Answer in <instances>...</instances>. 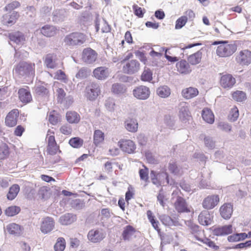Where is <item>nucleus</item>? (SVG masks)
I'll list each match as a JSON object with an SVG mask.
<instances>
[{
  "label": "nucleus",
  "mask_w": 251,
  "mask_h": 251,
  "mask_svg": "<svg viewBox=\"0 0 251 251\" xmlns=\"http://www.w3.org/2000/svg\"><path fill=\"white\" fill-rule=\"evenodd\" d=\"M239 117V110L236 107L231 109L228 115V119L231 122H235Z\"/></svg>",
  "instance_id": "nucleus-53"
},
{
  "label": "nucleus",
  "mask_w": 251,
  "mask_h": 251,
  "mask_svg": "<svg viewBox=\"0 0 251 251\" xmlns=\"http://www.w3.org/2000/svg\"><path fill=\"white\" fill-rule=\"evenodd\" d=\"M104 139V133L100 129H97L94 131L93 135V143L96 146H98L101 143Z\"/></svg>",
  "instance_id": "nucleus-41"
},
{
  "label": "nucleus",
  "mask_w": 251,
  "mask_h": 251,
  "mask_svg": "<svg viewBox=\"0 0 251 251\" xmlns=\"http://www.w3.org/2000/svg\"><path fill=\"white\" fill-rule=\"evenodd\" d=\"M182 95L186 99H190L196 97L199 94V91L197 88L189 87L182 91Z\"/></svg>",
  "instance_id": "nucleus-32"
},
{
  "label": "nucleus",
  "mask_w": 251,
  "mask_h": 251,
  "mask_svg": "<svg viewBox=\"0 0 251 251\" xmlns=\"http://www.w3.org/2000/svg\"><path fill=\"white\" fill-rule=\"evenodd\" d=\"M204 142L205 146L210 149L215 148V141H213L212 138L210 136H206L204 138Z\"/></svg>",
  "instance_id": "nucleus-56"
},
{
  "label": "nucleus",
  "mask_w": 251,
  "mask_h": 251,
  "mask_svg": "<svg viewBox=\"0 0 251 251\" xmlns=\"http://www.w3.org/2000/svg\"><path fill=\"white\" fill-rule=\"evenodd\" d=\"M56 28L53 25H46L40 29L41 33L46 37H51L56 33Z\"/></svg>",
  "instance_id": "nucleus-34"
},
{
  "label": "nucleus",
  "mask_w": 251,
  "mask_h": 251,
  "mask_svg": "<svg viewBox=\"0 0 251 251\" xmlns=\"http://www.w3.org/2000/svg\"><path fill=\"white\" fill-rule=\"evenodd\" d=\"M6 229L9 234L16 236L20 235L22 230V226L15 223L9 224L7 226Z\"/></svg>",
  "instance_id": "nucleus-33"
},
{
  "label": "nucleus",
  "mask_w": 251,
  "mask_h": 251,
  "mask_svg": "<svg viewBox=\"0 0 251 251\" xmlns=\"http://www.w3.org/2000/svg\"><path fill=\"white\" fill-rule=\"evenodd\" d=\"M49 191L48 190L47 187H40L38 192V195L39 198L42 199H46L49 197Z\"/></svg>",
  "instance_id": "nucleus-55"
},
{
  "label": "nucleus",
  "mask_w": 251,
  "mask_h": 251,
  "mask_svg": "<svg viewBox=\"0 0 251 251\" xmlns=\"http://www.w3.org/2000/svg\"><path fill=\"white\" fill-rule=\"evenodd\" d=\"M86 41V36L80 32H73L67 35L64 42L69 46L81 45Z\"/></svg>",
  "instance_id": "nucleus-3"
},
{
  "label": "nucleus",
  "mask_w": 251,
  "mask_h": 251,
  "mask_svg": "<svg viewBox=\"0 0 251 251\" xmlns=\"http://www.w3.org/2000/svg\"><path fill=\"white\" fill-rule=\"evenodd\" d=\"M35 91L36 94L41 97H46L49 93L48 89L42 85L36 86Z\"/></svg>",
  "instance_id": "nucleus-51"
},
{
  "label": "nucleus",
  "mask_w": 251,
  "mask_h": 251,
  "mask_svg": "<svg viewBox=\"0 0 251 251\" xmlns=\"http://www.w3.org/2000/svg\"><path fill=\"white\" fill-rule=\"evenodd\" d=\"M152 182L156 185H161L162 182V179H165L167 184H170L169 175L167 172H161L156 173L154 171L152 170L150 174ZM170 185H172L170 183Z\"/></svg>",
  "instance_id": "nucleus-6"
},
{
  "label": "nucleus",
  "mask_w": 251,
  "mask_h": 251,
  "mask_svg": "<svg viewBox=\"0 0 251 251\" xmlns=\"http://www.w3.org/2000/svg\"><path fill=\"white\" fill-rule=\"evenodd\" d=\"M19 117V111L18 109H13L11 110L5 118V123L6 125L10 127L16 125L17 123V119Z\"/></svg>",
  "instance_id": "nucleus-19"
},
{
  "label": "nucleus",
  "mask_w": 251,
  "mask_h": 251,
  "mask_svg": "<svg viewBox=\"0 0 251 251\" xmlns=\"http://www.w3.org/2000/svg\"><path fill=\"white\" fill-rule=\"evenodd\" d=\"M20 6V3L17 1H13L8 4L4 7V10L6 11H11Z\"/></svg>",
  "instance_id": "nucleus-59"
},
{
  "label": "nucleus",
  "mask_w": 251,
  "mask_h": 251,
  "mask_svg": "<svg viewBox=\"0 0 251 251\" xmlns=\"http://www.w3.org/2000/svg\"><path fill=\"white\" fill-rule=\"evenodd\" d=\"M201 116L204 121L209 124H213L214 122V116L212 111L207 108H204L201 113Z\"/></svg>",
  "instance_id": "nucleus-37"
},
{
  "label": "nucleus",
  "mask_w": 251,
  "mask_h": 251,
  "mask_svg": "<svg viewBox=\"0 0 251 251\" xmlns=\"http://www.w3.org/2000/svg\"><path fill=\"white\" fill-rule=\"evenodd\" d=\"M202 58V52L201 50L187 57V61L192 65H196L200 63Z\"/></svg>",
  "instance_id": "nucleus-31"
},
{
  "label": "nucleus",
  "mask_w": 251,
  "mask_h": 251,
  "mask_svg": "<svg viewBox=\"0 0 251 251\" xmlns=\"http://www.w3.org/2000/svg\"><path fill=\"white\" fill-rule=\"evenodd\" d=\"M65 11L64 9H56L52 13V19L54 23H58L64 21L65 19Z\"/></svg>",
  "instance_id": "nucleus-30"
},
{
  "label": "nucleus",
  "mask_w": 251,
  "mask_h": 251,
  "mask_svg": "<svg viewBox=\"0 0 251 251\" xmlns=\"http://www.w3.org/2000/svg\"><path fill=\"white\" fill-rule=\"evenodd\" d=\"M218 128L226 132H229L231 129V126L228 123L220 122L218 126Z\"/></svg>",
  "instance_id": "nucleus-61"
},
{
  "label": "nucleus",
  "mask_w": 251,
  "mask_h": 251,
  "mask_svg": "<svg viewBox=\"0 0 251 251\" xmlns=\"http://www.w3.org/2000/svg\"><path fill=\"white\" fill-rule=\"evenodd\" d=\"M200 224L203 226H208L211 224L212 222L211 216L207 211L201 212L198 217Z\"/></svg>",
  "instance_id": "nucleus-29"
},
{
  "label": "nucleus",
  "mask_w": 251,
  "mask_h": 251,
  "mask_svg": "<svg viewBox=\"0 0 251 251\" xmlns=\"http://www.w3.org/2000/svg\"><path fill=\"white\" fill-rule=\"evenodd\" d=\"M236 50L237 45L235 43L231 42L228 44L227 41H225L217 47L216 53L220 57H226L232 55Z\"/></svg>",
  "instance_id": "nucleus-2"
},
{
  "label": "nucleus",
  "mask_w": 251,
  "mask_h": 251,
  "mask_svg": "<svg viewBox=\"0 0 251 251\" xmlns=\"http://www.w3.org/2000/svg\"><path fill=\"white\" fill-rule=\"evenodd\" d=\"M57 57L55 53L47 54L44 59V65L50 69H54L57 66Z\"/></svg>",
  "instance_id": "nucleus-20"
},
{
  "label": "nucleus",
  "mask_w": 251,
  "mask_h": 251,
  "mask_svg": "<svg viewBox=\"0 0 251 251\" xmlns=\"http://www.w3.org/2000/svg\"><path fill=\"white\" fill-rule=\"evenodd\" d=\"M220 214L225 219H229L233 212L232 205L230 203H225L220 208Z\"/></svg>",
  "instance_id": "nucleus-23"
},
{
  "label": "nucleus",
  "mask_w": 251,
  "mask_h": 251,
  "mask_svg": "<svg viewBox=\"0 0 251 251\" xmlns=\"http://www.w3.org/2000/svg\"><path fill=\"white\" fill-rule=\"evenodd\" d=\"M19 17L18 12L13 11L10 14H5L3 16V22L4 24L7 25H12L14 24L16 20Z\"/></svg>",
  "instance_id": "nucleus-27"
},
{
  "label": "nucleus",
  "mask_w": 251,
  "mask_h": 251,
  "mask_svg": "<svg viewBox=\"0 0 251 251\" xmlns=\"http://www.w3.org/2000/svg\"><path fill=\"white\" fill-rule=\"evenodd\" d=\"M126 86L122 83H114L111 88L112 92L116 95L123 94L126 91Z\"/></svg>",
  "instance_id": "nucleus-43"
},
{
  "label": "nucleus",
  "mask_w": 251,
  "mask_h": 251,
  "mask_svg": "<svg viewBox=\"0 0 251 251\" xmlns=\"http://www.w3.org/2000/svg\"><path fill=\"white\" fill-rule=\"evenodd\" d=\"M104 105L107 110L110 112H113L116 106L115 99L111 97L108 98L105 100Z\"/></svg>",
  "instance_id": "nucleus-47"
},
{
  "label": "nucleus",
  "mask_w": 251,
  "mask_h": 251,
  "mask_svg": "<svg viewBox=\"0 0 251 251\" xmlns=\"http://www.w3.org/2000/svg\"><path fill=\"white\" fill-rule=\"evenodd\" d=\"M99 84L96 82L90 83L86 88V97L89 100L93 101L100 94Z\"/></svg>",
  "instance_id": "nucleus-4"
},
{
  "label": "nucleus",
  "mask_w": 251,
  "mask_h": 251,
  "mask_svg": "<svg viewBox=\"0 0 251 251\" xmlns=\"http://www.w3.org/2000/svg\"><path fill=\"white\" fill-rule=\"evenodd\" d=\"M54 221L51 217H47L43 219L41 230L42 233L47 234L50 232L54 228Z\"/></svg>",
  "instance_id": "nucleus-15"
},
{
  "label": "nucleus",
  "mask_w": 251,
  "mask_h": 251,
  "mask_svg": "<svg viewBox=\"0 0 251 251\" xmlns=\"http://www.w3.org/2000/svg\"><path fill=\"white\" fill-rule=\"evenodd\" d=\"M175 207L178 213H182L188 211L187 205L185 200L180 197L177 196L175 202Z\"/></svg>",
  "instance_id": "nucleus-24"
},
{
  "label": "nucleus",
  "mask_w": 251,
  "mask_h": 251,
  "mask_svg": "<svg viewBox=\"0 0 251 251\" xmlns=\"http://www.w3.org/2000/svg\"><path fill=\"white\" fill-rule=\"evenodd\" d=\"M118 144L123 151L128 154L134 153L136 148L134 142L131 140H120Z\"/></svg>",
  "instance_id": "nucleus-11"
},
{
  "label": "nucleus",
  "mask_w": 251,
  "mask_h": 251,
  "mask_svg": "<svg viewBox=\"0 0 251 251\" xmlns=\"http://www.w3.org/2000/svg\"><path fill=\"white\" fill-rule=\"evenodd\" d=\"M215 161L221 162L224 160V154L223 150L216 151L214 155Z\"/></svg>",
  "instance_id": "nucleus-58"
},
{
  "label": "nucleus",
  "mask_w": 251,
  "mask_h": 251,
  "mask_svg": "<svg viewBox=\"0 0 251 251\" xmlns=\"http://www.w3.org/2000/svg\"><path fill=\"white\" fill-rule=\"evenodd\" d=\"M125 126L127 131L135 133L138 128L137 120L135 118H128L125 122Z\"/></svg>",
  "instance_id": "nucleus-26"
},
{
  "label": "nucleus",
  "mask_w": 251,
  "mask_h": 251,
  "mask_svg": "<svg viewBox=\"0 0 251 251\" xmlns=\"http://www.w3.org/2000/svg\"><path fill=\"white\" fill-rule=\"evenodd\" d=\"M60 132L65 135L71 134L72 132V128L70 125H66L62 126L60 128Z\"/></svg>",
  "instance_id": "nucleus-62"
},
{
  "label": "nucleus",
  "mask_w": 251,
  "mask_h": 251,
  "mask_svg": "<svg viewBox=\"0 0 251 251\" xmlns=\"http://www.w3.org/2000/svg\"><path fill=\"white\" fill-rule=\"evenodd\" d=\"M156 94L162 98H166L170 95L171 89L167 85L161 86L156 89Z\"/></svg>",
  "instance_id": "nucleus-42"
},
{
  "label": "nucleus",
  "mask_w": 251,
  "mask_h": 251,
  "mask_svg": "<svg viewBox=\"0 0 251 251\" xmlns=\"http://www.w3.org/2000/svg\"><path fill=\"white\" fill-rule=\"evenodd\" d=\"M138 143L140 146H145L148 141L147 137L144 134H140L137 136Z\"/></svg>",
  "instance_id": "nucleus-64"
},
{
  "label": "nucleus",
  "mask_w": 251,
  "mask_h": 251,
  "mask_svg": "<svg viewBox=\"0 0 251 251\" xmlns=\"http://www.w3.org/2000/svg\"><path fill=\"white\" fill-rule=\"evenodd\" d=\"M58 151L59 152H61V151L59 150V147L57 145L47 146V151L50 155H53L56 154Z\"/></svg>",
  "instance_id": "nucleus-60"
},
{
  "label": "nucleus",
  "mask_w": 251,
  "mask_h": 251,
  "mask_svg": "<svg viewBox=\"0 0 251 251\" xmlns=\"http://www.w3.org/2000/svg\"><path fill=\"white\" fill-rule=\"evenodd\" d=\"M235 82V78L230 74L223 75L221 77L220 84L224 88L230 89Z\"/></svg>",
  "instance_id": "nucleus-16"
},
{
  "label": "nucleus",
  "mask_w": 251,
  "mask_h": 251,
  "mask_svg": "<svg viewBox=\"0 0 251 251\" xmlns=\"http://www.w3.org/2000/svg\"><path fill=\"white\" fill-rule=\"evenodd\" d=\"M188 21L187 16H182L177 19L176 22L175 29H179L182 28Z\"/></svg>",
  "instance_id": "nucleus-50"
},
{
  "label": "nucleus",
  "mask_w": 251,
  "mask_h": 251,
  "mask_svg": "<svg viewBox=\"0 0 251 251\" xmlns=\"http://www.w3.org/2000/svg\"><path fill=\"white\" fill-rule=\"evenodd\" d=\"M20 100L25 103L30 102L32 100V96L28 87L26 88H20L18 91Z\"/></svg>",
  "instance_id": "nucleus-21"
},
{
  "label": "nucleus",
  "mask_w": 251,
  "mask_h": 251,
  "mask_svg": "<svg viewBox=\"0 0 251 251\" xmlns=\"http://www.w3.org/2000/svg\"><path fill=\"white\" fill-rule=\"evenodd\" d=\"M236 60L241 65H249L251 63V51L248 50L241 51Z\"/></svg>",
  "instance_id": "nucleus-12"
},
{
  "label": "nucleus",
  "mask_w": 251,
  "mask_h": 251,
  "mask_svg": "<svg viewBox=\"0 0 251 251\" xmlns=\"http://www.w3.org/2000/svg\"><path fill=\"white\" fill-rule=\"evenodd\" d=\"M152 74L149 69L145 70L141 76V79L144 81H150L152 78Z\"/></svg>",
  "instance_id": "nucleus-54"
},
{
  "label": "nucleus",
  "mask_w": 251,
  "mask_h": 251,
  "mask_svg": "<svg viewBox=\"0 0 251 251\" xmlns=\"http://www.w3.org/2000/svg\"><path fill=\"white\" fill-rule=\"evenodd\" d=\"M35 64L29 61H21L14 65L13 74L21 79L31 80L35 76Z\"/></svg>",
  "instance_id": "nucleus-1"
},
{
  "label": "nucleus",
  "mask_w": 251,
  "mask_h": 251,
  "mask_svg": "<svg viewBox=\"0 0 251 251\" xmlns=\"http://www.w3.org/2000/svg\"><path fill=\"white\" fill-rule=\"evenodd\" d=\"M66 118L70 124H77L80 120V115L75 111H68L66 114Z\"/></svg>",
  "instance_id": "nucleus-36"
},
{
  "label": "nucleus",
  "mask_w": 251,
  "mask_h": 251,
  "mask_svg": "<svg viewBox=\"0 0 251 251\" xmlns=\"http://www.w3.org/2000/svg\"><path fill=\"white\" fill-rule=\"evenodd\" d=\"M136 232L135 228L131 225H127L123 228L122 233V240L129 241Z\"/></svg>",
  "instance_id": "nucleus-22"
},
{
  "label": "nucleus",
  "mask_w": 251,
  "mask_h": 251,
  "mask_svg": "<svg viewBox=\"0 0 251 251\" xmlns=\"http://www.w3.org/2000/svg\"><path fill=\"white\" fill-rule=\"evenodd\" d=\"M182 168L176 162L170 161L168 164V170L174 176H178L180 174Z\"/></svg>",
  "instance_id": "nucleus-40"
},
{
  "label": "nucleus",
  "mask_w": 251,
  "mask_h": 251,
  "mask_svg": "<svg viewBox=\"0 0 251 251\" xmlns=\"http://www.w3.org/2000/svg\"><path fill=\"white\" fill-rule=\"evenodd\" d=\"M69 143L74 148H79L82 146L83 141L79 137H74L70 139Z\"/></svg>",
  "instance_id": "nucleus-49"
},
{
  "label": "nucleus",
  "mask_w": 251,
  "mask_h": 251,
  "mask_svg": "<svg viewBox=\"0 0 251 251\" xmlns=\"http://www.w3.org/2000/svg\"><path fill=\"white\" fill-rule=\"evenodd\" d=\"M21 211L20 207L17 206H10L7 207L5 210L6 215L9 217H13L18 214Z\"/></svg>",
  "instance_id": "nucleus-46"
},
{
  "label": "nucleus",
  "mask_w": 251,
  "mask_h": 251,
  "mask_svg": "<svg viewBox=\"0 0 251 251\" xmlns=\"http://www.w3.org/2000/svg\"><path fill=\"white\" fill-rule=\"evenodd\" d=\"M178 109L180 120L184 123L188 122L191 118V116L187 103L185 102L180 103Z\"/></svg>",
  "instance_id": "nucleus-9"
},
{
  "label": "nucleus",
  "mask_w": 251,
  "mask_h": 251,
  "mask_svg": "<svg viewBox=\"0 0 251 251\" xmlns=\"http://www.w3.org/2000/svg\"><path fill=\"white\" fill-rule=\"evenodd\" d=\"M93 73L94 77L97 79L104 80L109 75L108 68L105 66L99 67L94 70Z\"/></svg>",
  "instance_id": "nucleus-18"
},
{
  "label": "nucleus",
  "mask_w": 251,
  "mask_h": 251,
  "mask_svg": "<svg viewBox=\"0 0 251 251\" xmlns=\"http://www.w3.org/2000/svg\"><path fill=\"white\" fill-rule=\"evenodd\" d=\"M97 56V53L90 48L84 49L82 52V59L84 62L91 64L95 62Z\"/></svg>",
  "instance_id": "nucleus-13"
},
{
  "label": "nucleus",
  "mask_w": 251,
  "mask_h": 251,
  "mask_svg": "<svg viewBox=\"0 0 251 251\" xmlns=\"http://www.w3.org/2000/svg\"><path fill=\"white\" fill-rule=\"evenodd\" d=\"M75 220V215L71 213H67L60 217L59 222L62 225H68L73 223Z\"/></svg>",
  "instance_id": "nucleus-35"
},
{
  "label": "nucleus",
  "mask_w": 251,
  "mask_h": 251,
  "mask_svg": "<svg viewBox=\"0 0 251 251\" xmlns=\"http://www.w3.org/2000/svg\"><path fill=\"white\" fill-rule=\"evenodd\" d=\"M159 219L163 225L167 226H176L178 222L175 218H172L166 214H162L159 216Z\"/></svg>",
  "instance_id": "nucleus-28"
},
{
  "label": "nucleus",
  "mask_w": 251,
  "mask_h": 251,
  "mask_svg": "<svg viewBox=\"0 0 251 251\" xmlns=\"http://www.w3.org/2000/svg\"><path fill=\"white\" fill-rule=\"evenodd\" d=\"M232 226L226 225L222 226H218L214 228L212 230L213 234L217 236H222L228 235L232 233Z\"/></svg>",
  "instance_id": "nucleus-14"
},
{
  "label": "nucleus",
  "mask_w": 251,
  "mask_h": 251,
  "mask_svg": "<svg viewBox=\"0 0 251 251\" xmlns=\"http://www.w3.org/2000/svg\"><path fill=\"white\" fill-rule=\"evenodd\" d=\"M20 190V188L18 184H15L12 185L9 188L8 192L7 194V199L9 201L13 200L17 197Z\"/></svg>",
  "instance_id": "nucleus-38"
},
{
  "label": "nucleus",
  "mask_w": 251,
  "mask_h": 251,
  "mask_svg": "<svg viewBox=\"0 0 251 251\" xmlns=\"http://www.w3.org/2000/svg\"><path fill=\"white\" fill-rule=\"evenodd\" d=\"M105 237V234L101 229H93L90 230L87 235L88 240L91 242L100 243Z\"/></svg>",
  "instance_id": "nucleus-8"
},
{
  "label": "nucleus",
  "mask_w": 251,
  "mask_h": 251,
  "mask_svg": "<svg viewBox=\"0 0 251 251\" xmlns=\"http://www.w3.org/2000/svg\"><path fill=\"white\" fill-rule=\"evenodd\" d=\"M220 201L218 195H210L206 197L202 201V206L204 209H211L215 207Z\"/></svg>",
  "instance_id": "nucleus-10"
},
{
  "label": "nucleus",
  "mask_w": 251,
  "mask_h": 251,
  "mask_svg": "<svg viewBox=\"0 0 251 251\" xmlns=\"http://www.w3.org/2000/svg\"><path fill=\"white\" fill-rule=\"evenodd\" d=\"M150 88L144 85L137 86L132 91L133 96L140 100L148 99L150 96Z\"/></svg>",
  "instance_id": "nucleus-5"
},
{
  "label": "nucleus",
  "mask_w": 251,
  "mask_h": 251,
  "mask_svg": "<svg viewBox=\"0 0 251 251\" xmlns=\"http://www.w3.org/2000/svg\"><path fill=\"white\" fill-rule=\"evenodd\" d=\"M147 215L148 218L150 222L151 223L152 226L159 234L161 232V229L158 226L159 225V222L156 220L155 216L153 215L152 212L151 210L147 211Z\"/></svg>",
  "instance_id": "nucleus-39"
},
{
  "label": "nucleus",
  "mask_w": 251,
  "mask_h": 251,
  "mask_svg": "<svg viewBox=\"0 0 251 251\" xmlns=\"http://www.w3.org/2000/svg\"><path fill=\"white\" fill-rule=\"evenodd\" d=\"M10 151L8 145L2 143L0 145V160L6 159L9 155Z\"/></svg>",
  "instance_id": "nucleus-44"
},
{
  "label": "nucleus",
  "mask_w": 251,
  "mask_h": 251,
  "mask_svg": "<svg viewBox=\"0 0 251 251\" xmlns=\"http://www.w3.org/2000/svg\"><path fill=\"white\" fill-rule=\"evenodd\" d=\"M8 37L11 41L18 45H22L25 41V37L24 34L20 31L9 33Z\"/></svg>",
  "instance_id": "nucleus-17"
},
{
  "label": "nucleus",
  "mask_w": 251,
  "mask_h": 251,
  "mask_svg": "<svg viewBox=\"0 0 251 251\" xmlns=\"http://www.w3.org/2000/svg\"><path fill=\"white\" fill-rule=\"evenodd\" d=\"M132 9L134 15L139 18H143L144 15L146 12V10L144 8H142L139 7L137 4H134L132 6Z\"/></svg>",
  "instance_id": "nucleus-52"
},
{
  "label": "nucleus",
  "mask_w": 251,
  "mask_h": 251,
  "mask_svg": "<svg viewBox=\"0 0 251 251\" xmlns=\"http://www.w3.org/2000/svg\"><path fill=\"white\" fill-rule=\"evenodd\" d=\"M66 247V242L63 237L57 239V242L54 246L55 251H63Z\"/></svg>",
  "instance_id": "nucleus-48"
},
{
  "label": "nucleus",
  "mask_w": 251,
  "mask_h": 251,
  "mask_svg": "<svg viewBox=\"0 0 251 251\" xmlns=\"http://www.w3.org/2000/svg\"><path fill=\"white\" fill-rule=\"evenodd\" d=\"M176 67L178 72L183 74H189L192 72L190 63L184 59L180 60L176 63Z\"/></svg>",
  "instance_id": "nucleus-25"
},
{
  "label": "nucleus",
  "mask_w": 251,
  "mask_h": 251,
  "mask_svg": "<svg viewBox=\"0 0 251 251\" xmlns=\"http://www.w3.org/2000/svg\"><path fill=\"white\" fill-rule=\"evenodd\" d=\"M57 99L58 102L62 103L66 96V93L63 89L59 88L56 90Z\"/></svg>",
  "instance_id": "nucleus-57"
},
{
  "label": "nucleus",
  "mask_w": 251,
  "mask_h": 251,
  "mask_svg": "<svg viewBox=\"0 0 251 251\" xmlns=\"http://www.w3.org/2000/svg\"><path fill=\"white\" fill-rule=\"evenodd\" d=\"M140 63L137 60H131L126 62L123 67V71L124 73L132 75L138 72L140 69Z\"/></svg>",
  "instance_id": "nucleus-7"
},
{
  "label": "nucleus",
  "mask_w": 251,
  "mask_h": 251,
  "mask_svg": "<svg viewBox=\"0 0 251 251\" xmlns=\"http://www.w3.org/2000/svg\"><path fill=\"white\" fill-rule=\"evenodd\" d=\"M251 246V240H248L245 242L238 244L232 247L234 249H243Z\"/></svg>",
  "instance_id": "nucleus-63"
},
{
  "label": "nucleus",
  "mask_w": 251,
  "mask_h": 251,
  "mask_svg": "<svg viewBox=\"0 0 251 251\" xmlns=\"http://www.w3.org/2000/svg\"><path fill=\"white\" fill-rule=\"evenodd\" d=\"M232 98L238 102H243L247 99L246 94L242 91H236L232 93Z\"/></svg>",
  "instance_id": "nucleus-45"
}]
</instances>
